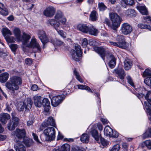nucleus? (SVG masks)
I'll list each match as a JSON object with an SVG mask.
<instances>
[{"instance_id":"nucleus-17","label":"nucleus","mask_w":151,"mask_h":151,"mask_svg":"<svg viewBox=\"0 0 151 151\" xmlns=\"http://www.w3.org/2000/svg\"><path fill=\"white\" fill-rule=\"evenodd\" d=\"M14 133L15 136L19 139H23L26 135V132L24 129H17Z\"/></svg>"},{"instance_id":"nucleus-58","label":"nucleus","mask_w":151,"mask_h":151,"mask_svg":"<svg viewBox=\"0 0 151 151\" xmlns=\"http://www.w3.org/2000/svg\"><path fill=\"white\" fill-rule=\"evenodd\" d=\"M140 13L143 15H147L148 14V12L147 10H139Z\"/></svg>"},{"instance_id":"nucleus-48","label":"nucleus","mask_w":151,"mask_h":151,"mask_svg":"<svg viewBox=\"0 0 151 151\" xmlns=\"http://www.w3.org/2000/svg\"><path fill=\"white\" fill-rule=\"evenodd\" d=\"M119 136V133L116 131H113L112 129V132H111V135L110 137H114V138H117Z\"/></svg>"},{"instance_id":"nucleus-30","label":"nucleus","mask_w":151,"mask_h":151,"mask_svg":"<svg viewBox=\"0 0 151 151\" xmlns=\"http://www.w3.org/2000/svg\"><path fill=\"white\" fill-rule=\"evenodd\" d=\"M14 147L16 151H26V148L24 146L19 142L17 143Z\"/></svg>"},{"instance_id":"nucleus-12","label":"nucleus","mask_w":151,"mask_h":151,"mask_svg":"<svg viewBox=\"0 0 151 151\" xmlns=\"http://www.w3.org/2000/svg\"><path fill=\"white\" fill-rule=\"evenodd\" d=\"M116 40L118 47L123 49H125L127 47V42L125 41L124 36L118 35L116 37Z\"/></svg>"},{"instance_id":"nucleus-24","label":"nucleus","mask_w":151,"mask_h":151,"mask_svg":"<svg viewBox=\"0 0 151 151\" xmlns=\"http://www.w3.org/2000/svg\"><path fill=\"white\" fill-rule=\"evenodd\" d=\"M109 58L110 61L109 63V65L111 68H113L114 67L116 64V59L112 54L110 55Z\"/></svg>"},{"instance_id":"nucleus-20","label":"nucleus","mask_w":151,"mask_h":151,"mask_svg":"<svg viewBox=\"0 0 151 151\" xmlns=\"http://www.w3.org/2000/svg\"><path fill=\"white\" fill-rule=\"evenodd\" d=\"M50 103L49 100L46 98L42 100V105L45 108V111L48 112L50 108Z\"/></svg>"},{"instance_id":"nucleus-63","label":"nucleus","mask_w":151,"mask_h":151,"mask_svg":"<svg viewBox=\"0 0 151 151\" xmlns=\"http://www.w3.org/2000/svg\"><path fill=\"white\" fill-rule=\"evenodd\" d=\"M38 89L37 85L35 84L33 85L31 87V89L33 91H36Z\"/></svg>"},{"instance_id":"nucleus-11","label":"nucleus","mask_w":151,"mask_h":151,"mask_svg":"<svg viewBox=\"0 0 151 151\" xmlns=\"http://www.w3.org/2000/svg\"><path fill=\"white\" fill-rule=\"evenodd\" d=\"M55 19L63 25H67V19L64 17L63 13L60 11H58L55 14Z\"/></svg>"},{"instance_id":"nucleus-7","label":"nucleus","mask_w":151,"mask_h":151,"mask_svg":"<svg viewBox=\"0 0 151 151\" xmlns=\"http://www.w3.org/2000/svg\"><path fill=\"white\" fill-rule=\"evenodd\" d=\"M147 102H144V109L150 115L151 114V91H147L145 96Z\"/></svg>"},{"instance_id":"nucleus-49","label":"nucleus","mask_w":151,"mask_h":151,"mask_svg":"<svg viewBox=\"0 0 151 151\" xmlns=\"http://www.w3.org/2000/svg\"><path fill=\"white\" fill-rule=\"evenodd\" d=\"M99 9H105L107 8L106 6L103 3H99L98 5Z\"/></svg>"},{"instance_id":"nucleus-46","label":"nucleus","mask_w":151,"mask_h":151,"mask_svg":"<svg viewBox=\"0 0 151 151\" xmlns=\"http://www.w3.org/2000/svg\"><path fill=\"white\" fill-rule=\"evenodd\" d=\"M58 34L63 38L66 37V33L62 30H59L58 29L56 30Z\"/></svg>"},{"instance_id":"nucleus-53","label":"nucleus","mask_w":151,"mask_h":151,"mask_svg":"<svg viewBox=\"0 0 151 151\" xmlns=\"http://www.w3.org/2000/svg\"><path fill=\"white\" fill-rule=\"evenodd\" d=\"M137 9H147V8L144 4H139L137 6Z\"/></svg>"},{"instance_id":"nucleus-47","label":"nucleus","mask_w":151,"mask_h":151,"mask_svg":"<svg viewBox=\"0 0 151 151\" xmlns=\"http://www.w3.org/2000/svg\"><path fill=\"white\" fill-rule=\"evenodd\" d=\"M10 47L13 52H15L17 48V45L14 44H11L9 45Z\"/></svg>"},{"instance_id":"nucleus-34","label":"nucleus","mask_w":151,"mask_h":151,"mask_svg":"<svg viewBox=\"0 0 151 151\" xmlns=\"http://www.w3.org/2000/svg\"><path fill=\"white\" fill-rule=\"evenodd\" d=\"M149 137H151V128H148L142 135L144 139Z\"/></svg>"},{"instance_id":"nucleus-51","label":"nucleus","mask_w":151,"mask_h":151,"mask_svg":"<svg viewBox=\"0 0 151 151\" xmlns=\"http://www.w3.org/2000/svg\"><path fill=\"white\" fill-rule=\"evenodd\" d=\"M120 148V146L118 144L114 145L110 151H119Z\"/></svg>"},{"instance_id":"nucleus-29","label":"nucleus","mask_w":151,"mask_h":151,"mask_svg":"<svg viewBox=\"0 0 151 151\" xmlns=\"http://www.w3.org/2000/svg\"><path fill=\"white\" fill-rule=\"evenodd\" d=\"M11 115L12 119V121L11 122H12L15 126H17L19 124V119L18 118L15 116L16 114L15 112H12Z\"/></svg>"},{"instance_id":"nucleus-55","label":"nucleus","mask_w":151,"mask_h":151,"mask_svg":"<svg viewBox=\"0 0 151 151\" xmlns=\"http://www.w3.org/2000/svg\"><path fill=\"white\" fill-rule=\"evenodd\" d=\"M88 43V40L86 38H84L83 39L82 44V46L83 47H86Z\"/></svg>"},{"instance_id":"nucleus-2","label":"nucleus","mask_w":151,"mask_h":151,"mask_svg":"<svg viewBox=\"0 0 151 151\" xmlns=\"http://www.w3.org/2000/svg\"><path fill=\"white\" fill-rule=\"evenodd\" d=\"M110 19L111 22V24L109 20L107 18L105 19L106 24L114 30H116L120 26L122 19L116 13L111 12L109 14Z\"/></svg>"},{"instance_id":"nucleus-28","label":"nucleus","mask_w":151,"mask_h":151,"mask_svg":"<svg viewBox=\"0 0 151 151\" xmlns=\"http://www.w3.org/2000/svg\"><path fill=\"white\" fill-rule=\"evenodd\" d=\"M9 76L8 73L5 72L0 75V81L3 83L6 81Z\"/></svg>"},{"instance_id":"nucleus-27","label":"nucleus","mask_w":151,"mask_h":151,"mask_svg":"<svg viewBox=\"0 0 151 151\" xmlns=\"http://www.w3.org/2000/svg\"><path fill=\"white\" fill-rule=\"evenodd\" d=\"M141 146L142 148L147 147L148 149H151V140L150 139L146 140L141 144Z\"/></svg>"},{"instance_id":"nucleus-36","label":"nucleus","mask_w":151,"mask_h":151,"mask_svg":"<svg viewBox=\"0 0 151 151\" xmlns=\"http://www.w3.org/2000/svg\"><path fill=\"white\" fill-rule=\"evenodd\" d=\"M80 139L83 142L87 143L89 140V137L86 134H83L82 135Z\"/></svg>"},{"instance_id":"nucleus-23","label":"nucleus","mask_w":151,"mask_h":151,"mask_svg":"<svg viewBox=\"0 0 151 151\" xmlns=\"http://www.w3.org/2000/svg\"><path fill=\"white\" fill-rule=\"evenodd\" d=\"M99 32L98 29L92 25H89L88 33L89 34L96 36Z\"/></svg>"},{"instance_id":"nucleus-8","label":"nucleus","mask_w":151,"mask_h":151,"mask_svg":"<svg viewBox=\"0 0 151 151\" xmlns=\"http://www.w3.org/2000/svg\"><path fill=\"white\" fill-rule=\"evenodd\" d=\"M75 48L76 50H72L70 53L73 59L76 61H78L79 60V58L82 55V51L81 46L78 45L75 46Z\"/></svg>"},{"instance_id":"nucleus-35","label":"nucleus","mask_w":151,"mask_h":151,"mask_svg":"<svg viewBox=\"0 0 151 151\" xmlns=\"http://www.w3.org/2000/svg\"><path fill=\"white\" fill-rule=\"evenodd\" d=\"M112 131V129H111L109 126H106L104 129V134L105 135L110 136L111 134V132Z\"/></svg>"},{"instance_id":"nucleus-6","label":"nucleus","mask_w":151,"mask_h":151,"mask_svg":"<svg viewBox=\"0 0 151 151\" xmlns=\"http://www.w3.org/2000/svg\"><path fill=\"white\" fill-rule=\"evenodd\" d=\"M32 104V101L30 98H27V100L24 102H20L17 105L18 110L20 111L29 110L31 109Z\"/></svg>"},{"instance_id":"nucleus-32","label":"nucleus","mask_w":151,"mask_h":151,"mask_svg":"<svg viewBox=\"0 0 151 151\" xmlns=\"http://www.w3.org/2000/svg\"><path fill=\"white\" fill-rule=\"evenodd\" d=\"M98 14L95 10L92 11L90 14V19L92 21H95L98 19Z\"/></svg>"},{"instance_id":"nucleus-21","label":"nucleus","mask_w":151,"mask_h":151,"mask_svg":"<svg viewBox=\"0 0 151 151\" xmlns=\"http://www.w3.org/2000/svg\"><path fill=\"white\" fill-rule=\"evenodd\" d=\"M10 118V115L7 113H4L0 114V121L3 124H6L8 120Z\"/></svg>"},{"instance_id":"nucleus-33","label":"nucleus","mask_w":151,"mask_h":151,"mask_svg":"<svg viewBox=\"0 0 151 151\" xmlns=\"http://www.w3.org/2000/svg\"><path fill=\"white\" fill-rule=\"evenodd\" d=\"M55 10H44L43 14L48 17H52L55 13Z\"/></svg>"},{"instance_id":"nucleus-39","label":"nucleus","mask_w":151,"mask_h":151,"mask_svg":"<svg viewBox=\"0 0 151 151\" xmlns=\"http://www.w3.org/2000/svg\"><path fill=\"white\" fill-rule=\"evenodd\" d=\"M137 26L139 28L141 29H147L150 31H151V26L149 25L140 23L138 24Z\"/></svg>"},{"instance_id":"nucleus-10","label":"nucleus","mask_w":151,"mask_h":151,"mask_svg":"<svg viewBox=\"0 0 151 151\" xmlns=\"http://www.w3.org/2000/svg\"><path fill=\"white\" fill-rule=\"evenodd\" d=\"M65 96L64 95H60L53 96L51 100L52 106L56 107L58 106L65 99Z\"/></svg>"},{"instance_id":"nucleus-25","label":"nucleus","mask_w":151,"mask_h":151,"mask_svg":"<svg viewBox=\"0 0 151 151\" xmlns=\"http://www.w3.org/2000/svg\"><path fill=\"white\" fill-rule=\"evenodd\" d=\"M23 143L26 147H29L32 145L33 143V141L31 139L25 137L23 139Z\"/></svg>"},{"instance_id":"nucleus-37","label":"nucleus","mask_w":151,"mask_h":151,"mask_svg":"<svg viewBox=\"0 0 151 151\" xmlns=\"http://www.w3.org/2000/svg\"><path fill=\"white\" fill-rule=\"evenodd\" d=\"M1 32L4 37L7 35H11L12 34L11 31L7 27L3 28Z\"/></svg>"},{"instance_id":"nucleus-50","label":"nucleus","mask_w":151,"mask_h":151,"mask_svg":"<svg viewBox=\"0 0 151 151\" xmlns=\"http://www.w3.org/2000/svg\"><path fill=\"white\" fill-rule=\"evenodd\" d=\"M144 82L151 88V77L147 78L145 80Z\"/></svg>"},{"instance_id":"nucleus-14","label":"nucleus","mask_w":151,"mask_h":151,"mask_svg":"<svg viewBox=\"0 0 151 151\" xmlns=\"http://www.w3.org/2000/svg\"><path fill=\"white\" fill-rule=\"evenodd\" d=\"M132 30V27L127 23H124L121 26V31L122 34L127 35L130 34Z\"/></svg>"},{"instance_id":"nucleus-22","label":"nucleus","mask_w":151,"mask_h":151,"mask_svg":"<svg viewBox=\"0 0 151 151\" xmlns=\"http://www.w3.org/2000/svg\"><path fill=\"white\" fill-rule=\"evenodd\" d=\"M34 104L35 105L38 107L42 106V97L40 96H35L34 97Z\"/></svg>"},{"instance_id":"nucleus-61","label":"nucleus","mask_w":151,"mask_h":151,"mask_svg":"<svg viewBox=\"0 0 151 151\" xmlns=\"http://www.w3.org/2000/svg\"><path fill=\"white\" fill-rule=\"evenodd\" d=\"M63 137L60 132H58V134L57 137V140H61L63 138Z\"/></svg>"},{"instance_id":"nucleus-5","label":"nucleus","mask_w":151,"mask_h":151,"mask_svg":"<svg viewBox=\"0 0 151 151\" xmlns=\"http://www.w3.org/2000/svg\"><path fill=\"white\" fill-rule=\"evenodd\" d=\"M55 130L53 127H48L45 129L43 133L45 136V140L50 142L54 140L55 138Z\"/></svg>"},{"instance_id":"nucleus-31","label":"nucleus","mask_w":151,"mask_h":151,"mask_svg":"<svg viewBox=\"0 0 151 151\" xmlns=\"http://www.w3.org/2000/svg\"><path fill=\"white\" fill-rule=\"evenodd\" d=\"M91 133L92 135V136L97 141H98L99 140V133L98 131L94 129H92L91 131Z\"/></svg>"},{"instance_id":"nucleus-64","label":"nucleus","mask_w":151,"mask_h":151,"mask_svg":"<svg viewBox=\"0 0 151 151\" xmlns=\"http://www.w3.org/2000/svg\"><path fill=\"white\" fill-rule=\"evenodd\" d=\"M98 128L99 130L101 131L103 129V126L101 124L98 123L97 125Z\"/></svg>"},{"instance_id":"nucleus-38","label":"nucleus","mask_w":151,"mask_h":151,"mask_svg":"<svg viewBox=\"0 0 151 151\" xmlns=\"http://www.w3.org/2000/svg\"><path fill=\"white\" fill-rule=\"evenodd\" d=\"M60 149V151H70V147L69 144H65L63 145Z\"/></svg>"},{"instance_id":"nucleus-13","label":"nucleus","mask_w":151,"mask_h":151,"mask_svg":"<svg viewBox=\"0 0 151 151\" xmlns=\"http://www.w3.org/2000/svg\"><path fill=\"white\" fill-rule=\"evenodd\" d=\"M28 47L32 48L35 52H40L41 51V48L39 44L36 41L35 39L32 38Z\"/></svg>"},{"instance_id":"nucleus-9","label":"nucleus","mask_w":151,"mask_h":151,"mask_svg":"<svg viewBox=\"0 0 151 151\" xmlns=\"http://www.w3.org/2000/svg\"><path fill=\"white\" fill-rule=\"evenodd\" d=\"M50 125L53 127H56V124L55 120L51 116L48 117L47 120L43 122L40 127V131H42L44 129Z\"/></svg>"},{"instance_id":"nucleus-18","label":"nucleus","mask_w":151,"mask_h":151,"mask_svg":"<svg viewBox=\"0 0 151 151\" xmlns=\"http://www.w3.org/2000/svg\"><path fill=\"white\" fill-rule=\"evenodd\" d=\"M115 73L118 75V76L121 80L124 79L126 75L124 69L118 67L114 70Z\"/></svg>"},{"instance_id":"nucleus-41","label":"nucleus","mask_w":151,"mask_h":151,"mask_svg":"<svg viewBox=\"0 0 151 151\" xmlns=\"http://www.w3.org/2000/svg\"><path fill=\"white\" fill-rule=\"evenodd\" d=\"M125 13L127 16H133L135 15V10H127Z\"/></svg>"},{"instance_id":"nucleus-52","label":"nucleus","mask_w":151,"mask_h":151,"mask_svg":"<svg viewBox=\"0 0 151 151\" xmlns=\"http://www.w3.org/2000/svg\"><path fill=\"white\" fill-rule=\"evenodd\" d=\"M101 136L100 135V138L101 143L104 146H106L108 144V142L106 140L104 139L103 138L101 137Z\"/></svg>"},{"instance_id":"nucleus-43","label":"nucleus","mask_w":151,"mask_h":151,"mask_svg":"<svg viewBox=\"0 0 151 151\" xmlns=\"http://www.w3.org/2000/svg\"><path fill=\"white\" fill-rule=\"evenodd\" d=\"M127 79L128 83L132 87L135 88V86L131 77L130 76H128L127 77Z\"/></svg>"},{"instance_id":"nucleus-44","label":"nucleus","mask_w":151,"mask_h":151,"mask_svg":"<svg viewBox=\"0 0 151 151\" xmlns=\"http://www.w3.org/2000/svg\"><path fill=\"white\" fill-rule=\"evenodd\" d=\"M17 126H15L14 124L12 122H10L8 124L7 127L9 130H14L15 127Z\"/></svg>"},{"instance_id":"nucleus-26","label":"nucleus","mask_w":151,"mask_h":151,"mask_svg":"<svg viewBox=\"0 0 151 151\" xmlns=\"http://www.w3.org/2000/svg\"><path fill=\"white\" fill-rule=\"evenodd\" d=\"M124 68L125 70H128L130 69L132 66V61L129 59H125L124 62Z\"/></svg>"},{"instance_id":"nucleus-40","label":"nucleus","mask_w":151,"mask_h":151,"mask_svg":"<svg viewBox=\"0 0 151 151\" xmlns=\"http://www.w3.org/2000/svg\"><path fill=\"white\" fill-rule=\"evenodd\" d=\"M73 73L74 75L76 76V78L78 81L81 83H83V80L81 78L79 73L77 71L76 69L74 70Z\"/></svg>"},{"instance_id":"nucleus-56","label":"nucleus","mask_w":151,"mask_h":151,"mask_svg":"<svg viewBox=\"0 0 151 151\" xmlns=\"http://www.w3.org/2000/svg\"><path fill=\"white\" fill-rule=\"evenodd\" d=\"M25 63L28 65H31L32 62V59L29 58H26L25 60Z\"/></svg>"},{"instance_id":"nucleus-3","label":"nucleus","mask_w":151,"mask_h":151,"mask_svg":"<svg viewBox=\"0 0 151 151\" xmlns=\"http://www.w3.org/2000/svg\"><path fill=\"white\" fill-rule=\"evenodd\" d=\"M38 36L40 39L42 43L43 48H45V44L48 42H50L54 45H56L58 46L63 45L64 44V42L59 40H57L55 42L52 40H51L50 41L46 35L45 32L42 30H40L38 31Z\"/></svg>"},{"instance_id":"nucleus-45","label":"nucleus","mask_w":151,"mask_h":151,"mask_svg":"<svg viewBox=\"0 0 151 151\" xmlns=\"http://www.w3.org/2000/svg\"><path fill=\"white\" fill-rule=\"evenodd\" d=\"M127 5L132 6L134 4V0H122Z\"/></svg>"},{"instance_id":"nucleus-19","label":"nucleus","mask_w":151,"mask_h":151,"mask_svg":"<svg viewBox=\"0 0 151 151\" xmlns=\"http://www.w3.org/2000/svg\"><path fill=\"white\" fill-rule=\"evenodd\" d=\"M89 25L85 24H80L77 26V29L84 33H88Z\"/></svg>"},{"instance_id":"nucleus-42","label":"nucleus","mask_w":151,"mask_h":151,"mask_svg":"<svg viewBox=\"0 0 151 151\" xmlns=\"http://www.w3.org/2000/svg\"><path fill=\"white\" fill-rule=\"evenodd\" d=\"M143 76L144 77L150 76L151 77V70L149 69H146L143 73Z\"/></svg>"},{"instance_id":"nucleus-54","label":"nucleus","mask_w":151,"mask_h":151,"mask_svg":"<svg viewBox=\"0 0 151 151\" xmlns=\"http://www.w3.org/2000/svg\"><path fill=\"white\" fill-rule=\"evenodd\" d=\"M34 122V118L33 117H31L29 120L27 121V124L28 126L32 125Z\"/></svg>"},{"instance_id":"nucleus-16","label":"nucleus","mask_w":151,"mask_h":151,"mask_svg":"<svg viewBox=\"0 0 151 151\" xmlns=\"http://www.w3.org/2000/svg\"><path fill=\"white\" fill-rule=\"evenodd\" d=\"M46 24L48 26H52L56 30H57L60 25V23L55 19H48L47 20Z\"/></svg>"},{"instance_id":"nucleus-1","label":"nucleus","mask_w":151,"mask_h":151,"mask_svg":"<svg viewBox=\"0 0 151 151\" xmlns=\"http://www.w3.org/2000/svg\"><path fill=\"white\" fill-rule=\"evenodd\" d=\"M22 84V78L17 76L11 77L5 83L6 87L14 96H16L19 92V86Z\"/></svg>"},{"instance_id":"nucleus-60","label":"nucleus","mask_w":151,"mask_h":151,"mask_svg":"<svg viewBox=\"0 0 151 151\" xmlns=\"http://www.w3.org/2000/svg\"><path fill=\"white\" fill-rule=\"evenodd\" d=\"M133 93L135 94V95L139 99H140L142 98L144 96V94L142 93Z\"/></svg>"},{"instance_id":"nucleus-59","label":"nucleus","mask_w":151,"mask_h":151,"mask_svg":"<svg viewBox=\"0 0 151 151\" xmlns=\"http://www.w3.org/2000/svg\"><path fill=\"white\" fill-rule=\"evenodd\" d=\"M32 135L34 139L38 143H40L38 139V136L34 133H32Z\"/></svg>"},{"instance_id":"nucleus-4","label":"nucleus","mask_w":151,"mask_h":151,"mask_svg":"<svg viewBox=\"0 0 151 151\" xmlns=\"http://www.w3.org/2000/svg\"><path fill=\"white\" fill-rule=\"evenodd\" d=\"M13 32L17 39L21 41L24 44L27 43L31 38L29 35L24 32L23 33V35L21 37V32L18 28H15L14 29Z\"/></svg>"},{"instance_id":"nucleus-15","label":"nucleus","mask_w":151,"mask_h":151,"mask_svg":"<svg viewBox=\"0 0 151 151\" xmlns=\"http://www.w3.org/2000/svg\"><path fill=\"white\" fill-rule=\"evenodd\" d=\"M93 47L94 50L98 53L104 61L106 56V51L104 48L102 47H99L95 46H93Z\"/></svg>"},{"instance_id":"nucleus-62","label":"nucleus","mask_w":151,"mask_h":151,"mask_svg":"<svg viewBox=\"0 0 151 151\" xmlns=\"http://www.w3.org/2000/svg\"><path fill=\"white\" fill-rule=\"evenodd\" d=\"M86 85H78L77 87L78 89L81 90H85Z\"/></svg>"},{"instance_id":"nucleus-57","label":"nucleus","mask_w":151,"mask_h":151,"mask_svg":"<svg viewBox=\"0 0 151 151\" xmlns=\"http://www.w3.org/2000/svg\"><path fill=\"white\" fill-rule=\"evenodd\" d=\"M0 13L4 16H6L8 14V10H0Z\"/></svg>"}]
</instances>
